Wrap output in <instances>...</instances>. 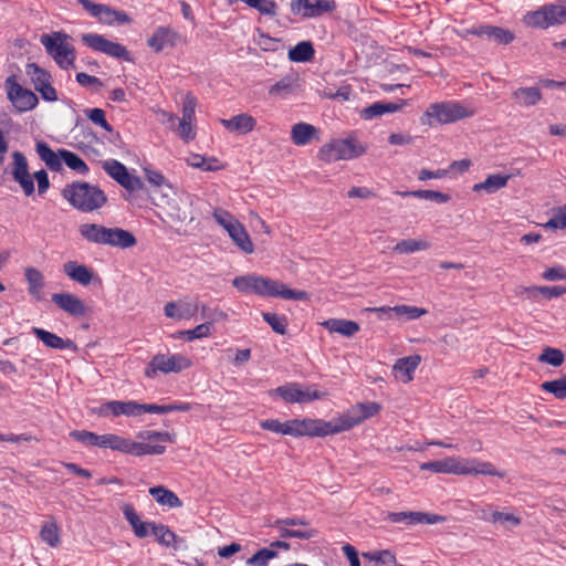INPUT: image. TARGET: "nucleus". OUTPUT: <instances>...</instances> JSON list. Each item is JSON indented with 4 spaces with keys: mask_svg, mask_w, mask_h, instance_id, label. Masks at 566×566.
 Masks as SVG:
<instances>
[{
    "mask_svg": "<svg viewBox=\"0 0 566 566\" xmlns=\"http://www.w3.org/2000/svg\"><path fill=\"white\" fill-rule=\"evenodd\" d=\"M105 229V226L98 223H82L78 227V233L86 242L103 245Z\"/></svg>",
    "mask_w": 566,
    "mask_h": 566,
    "instance_id": "ea45409f",
    "label": "nucleus"
},
{
    "mask_svg": "<svg viewBox=\"0 0 566 566\" xmlns=\"http://www.w3.org/2000/svg\"><path fill=\"white\" fill-rule=\"evenodd\" d=\"M228 234L234 244L244 253L251 254L254 251V245L251 241L245 228L239 221L230 226L227 230Z\"/></svg>",
    "mask_w": 566,
    "mask_h": 566,
    "instance_id": "f704fd0d",
    "label": "nucleus"
},
{
    "mask_svg": "<svg viewBox=\"0 0 566 566\" xmlns=\"http://www.w3.org/2000/svg\"><path fill=\"white\" fill-rule=\"evenodd\" d=\"M196 106L197 98L191 93H187L184 99L181 119L193 120Z\"/></svg>",
    "mask_w": 566,
    "mask_h": 566,
    "instance_id": "774afa93",
    "label": "nucleus"
},
{
    "mask_svg": "<svg viewBox=\"0 0 566 566\" xmlns=\"http://www.w3.org/2000/svg\"><path fill=\"white\" fill-rule=\"evenodd\" d=\"M287 403H303L321 398V394L311 387L302 388L297 382H289L270 391Z\"/></svg>",
    "mask_w": 566,
    "mask_h": 566,
    "instance_id": "2eb2a0df",
    "label": "nucleus"
},
{
    "mask_svg": "<svg viewBox=\"0 0 566 566\" xmlns=\"http://www.w3.org/2000/svg\"><path fill=\"white\" fill-rule=\"evenodd\" d=\"M150 198L154 205L160 208L171 221L190 223L195 220L190 195L178 196L174 187H166V191L150 192Z\"/></svg>",
    "mask_w": 566,
    "mask_h": 566,
    "instance_id": "20e7f679",
    "label": "nucleus"
},
{
    "mask_svg": "<svg viewBox=\"0 0 566 566\" xmlns=\"http://www.w3.org/2000/svg\"><path fill=\"white\" fill-rule=\"evenodd\" d=\"M153 535L157 542L165 547H172L178 549L184 543V539L177 536L167 525L157 524L153 525Z\"/></svg>",
    "mask_w": 566,
    "mask_h": 566,
    "instance_id": "4c0bfd02",
    "label": "nucleus"
},
{
    "mask_svg": "<svg viewBox=\"0 0 566 566\" xmlns=\"http://www.w3.org/2000/svg\"><path fill=\"white\" fill-rule=\"evenodd\" d=\"M95 413L99 417H136L140 415V403L133 400H111L96 408Z\"/></svg>",
    "mask_w": 566,
    "mask_h": 566,
    "instance_id": "6ab92c4d",
    "label": "nucleus"
},
{
    "mask_svg": "<svg viewBox=\"0 0 566 566\" xmlns=\"http://www.w3.org/2000/svg\"><path fill=\"white\" fill-rule=\"evenodd\" d=\"M401 197H416L419 199L432 200L439 203H446L450 200L448 193H443L434 190H410V191H396Z\"/></svg>",
    "mask_w": 566,
    "mask_h": 566,
    "instance_id": "09e8293b",
    "label": "nucleus"
},
{
    "mask_svg": "<svg viewBox=\"0 0 566 566\" xmlns=\"http://www.w3.org/2000/svg\"><path fill=\"white\" fill-rule=\"evenodd\" d=\"M232 285L240 292L260 296L282 297L284 300L307 301L308 293L292 290L287 285L256 274L240 275L233 279Z\"/></svg>",
    "mask_w": 566,
    "mask_h": 566,
    "instance_id": "f03ea898",
    "label": "nucleus"
},
{
    "mask_svg": "<svg viewBox=\"0 0 566 566\" xmlns=\"http://www.w3.org/2000/svg\"><path fill=\"white\" fill-rule=\"evenodd\" d=\"M541 388L554 395L557 399H564L566 397V375H563L558 379L543 382Z\"/></svg>",
    "mask_w": 566,
    "mask_h": 566,
    "instance_id": "13d9d810",
    "label": "nucleus"
},
{
    "mask_svg": "<svg viewBox=\"0 0 566 566\" xmlns=\"http://www.w3.org/2000/svg\"><path fill=\"white\" fill-rule=\"evenodd\" d=\"M512 97L521 106H533L542 98V92L536 86L521 87L513 92Z\"/></svg>",
    "mask_w": 566,
    "mask_h": 566,
    "instance_id": "37998d69",
    "label": "nucleus"
},
{
    "mask_svg": "<svg viewBox=\"0 0 566 566\" xmlns=\"http://www.w3.org/2000/svg\"><path fill=\"white\" fill-rule=\"evenodd\" d=\"M260 427L263 430H268V431H271L274 433L290 436V430H291L290 420L286 422H281L277 419H266V420H263L260 422Z\"/></svg>",
    "mask_w": 566,
    "mask_h": 566,
    "instance_id": "0e129e2a",
    "label": "nucleus"
},
{
    "mask_svg": "<svg viewBox=\"0 0 566 566\" xmlns=\"http://www.w3.org/2000/svg\"><path fill=\"white\" fill-rule=\"evenodd\" d=\"M6 88L9 101L20 112H27L34 108L38 104L36 95L30 90L23 88L18 82L15 75L6 80Z\"/></svg>",
    "mask_w": 566,
    "mask_h": 566,
    "instance_id": "ddd939ff",
    "label": "nucleus"
},
{
    "mask_svg": "<svg viewBox=\"0 0 566 566\" xmlns=\"http://www.w3.org/2000/svg\"><path fill=\"white\" fill-rule=\"evenodd\" d=\"M298 88V77L296 75H286L272 85L269 90L271 96L285 97Z\"/></svg>",
    "mask_w": 566,
    "mask_h": 566,
    "instance_id": "c03bdc74",
    "label": "nucleus"
},
{
    "mask_svg": "<svg viewBox=\"0 0 566 566\" xmlns=\"http://www.w3.org/2000/svg\"><path fill=\"white\" fill-rule=\"evenodd\" d=\"M381 407L377 402H360L347 410V412L336 418L338 431L350 430L364 420L371 418L380 411Z\"/></svg>",
    "mask_w": 566,
    "mask_h": 566,
    "instance_id": "9d476101",
    "label": "nucleus"
},
{
    "mask_svg": "<svg viewBox=\"0 0 566 566\" xmlns=\"http://www.w3.org/2000/svg\"><path fill=\"white\" fill-rule=\"evenodd\" d=\"M137 441L114 434H99L98 447L134 457L159 455L166 451L163 443L175 442L176 434L167 431L143 430L136 434Z\"/></svg>",
    "mask_w": 566,
    "mask_h": 566,
    "instance_id": "f257e3e1",
    "label": "nucleus"
},
{
    "mask_svg": "<svg viewBox=\"0 0 566 566\" xmlns=\"http://www.w3.org/2000/svg\"><path fill=\"white\" fill-rule=\"evenodd\" d=\"M81 39L87 46H90L94 51L125 61L130 60L129 52L126 50L124 45L117 42H112L101 34L85 33L82 34Z\"/></svg>",
    "mask_w": 566,
    "mask_h": 566,
    "instance_id": "4468645a",
    "label": "nucleus"
},
{
    "mask_svg": "<svg viewBox=\"0 0 566 566\" xmlns=\"http://www.w3.org/2000/svg\"><path fill=\"white\" fill-rule=\"evenodd\" d=\"M405 105H407V101L405 99L400 101V103L376 102L361 111V117L364 119H373L374 117H379L387 113H396L400 111Z\"/></svg>",
    "mask_w": 566,
    "mask_h": 566,
    "instance_id": "e433bc0d",
    "label": "nucleus"
},
{
    "mask_svg": "<svg viewBox=\"0 0 566 566\" xmlns=\"http://www.w3.org/2000/svg\"><path fill=\"white\" fill-rule=\"evenodd\" d=\"M149 494L156 500L158 504L163 506L172 509L180 507L182 505L181 500L172 491L163 485L150 488Z\"/></svg>",
    "mask_w": 566,
    "mask_h": 566,
    "instance_id": "79ce46f5",
    "label": "nucleus"
},
{
    "mask_svg": "<svg viewBox=\"0 0 566 566\" xmlns=\"http://www.w3.org/2000/svg\"><path fill=\"white\" fill-rule=\"evenodd\" d=\"M566 22V6L547 4L528 15V23L535 28L547 29L551 25Z\"/></svg>",
    "mask_w": 566,
    "mask_h": 566,
    "instance_id": "f8f14e48",
    "label": "nucleus"
},
{
    "mask_svg": "<svg viewBox=\"0 0 566 566\" xmlns=\"http://www.w3.org/2000/svg\"><path fill=\"white\" fill-rule=\"evenodd\" d=\"M462 475L483 474L504 478L505 472L495 469L491 462L480 461L479 459L462 458Z\"/></svg>",
    "mask_w": 566,
    "mask_h": 566,
    "instance_id": "cd10ccee",
    "label": "nucleus"
},
{
    "mask_svg": "<svg viewBox=\"0 0 566 566\" xmlns=\"http://www.w3.org/2000/svg\"><path fill=\"white\" fill-rule=\"evenodd\" d=\"M391 523H405L407 525L438 524L444 522L446 516L428 512H389L386 517Z\"/></svg>",
    "mask_w": 566,
    "mask_h": 566,
    "instance_id": "a211bd4d",
    "label": "nucleus"
},
{
    "mask_svg": "<svg viewBox=\"0 0 566 566\" xmlns=\"http://www.w3.org/2000/svg\"><path fill=\"white\" fill-rule=\"evenodd\" d=\"M103 168L108 176L128 191H137L144 188L142 179L137 176L130 175L127 168L115 159L105 160L103 163Z\"/></svg>",
    "mask_w": 566,
    "mask_h": 566,
    "instance_id": "dca6fc26",
    "label": "nucleus"
},
{
    "mask_svg": "<svg viewBox=\"0 0 566 566\" xmlns=\"http://www.w3.org/2000/svg\"><path fill=\"white\" fill-rule=\"evenodd\" d=\"M136 243L137 240L130 231L117 227H106L103 245H109L112 248L118 249H128L136 245Z\"/></svg>",
    "mask_w": 566,
    "mask_h": 566,
    "instance_id": "b1692460",
    "label": "nucleus"
},
{
    "mask_svg": "<svg viewBox=\"0 0 566 566\" xmlns=\"http://www.w3.org/2000/svg\"><path fill=\"white\" fill-rule=\"evenodd\" d=\"M178 39V34L169 28H158L148 39V45L156 52L166 48H172Z\"/></svg>",
    "mask_w": 566,
    "mask_h": 566,
    "instance_id": "473e14b6",
    "label": "nucleus"
},
{
    "mask_svg": "<svg viewBox=\"0 0 566 566\" xmlns=\"http://www.w3.org/2000/svg\"><path fill=\"white\" fill-rule=\"evenodd\" d=\"M220 123L230 132L247 134L254 129L256 120L249 114H239L229 119H221Z\"/></svg>",
    "mask_w": 566,
    "mask_h": 566,
    "instance_id": "c9c22d12",
    "label": "nucleus"
},
{
    "mask_svg": "<svg viewBox=\"0 0 566 566\" xmlns=\"http://www.w3.org/2000/svg\"><path fill=\"white\" fill-rule=\"evenodd\" d=\"M420 363L421 357L419 355L397 359L392 367L395 377L405 384L410 382L413 379V373Z\"/></svg>",
    "mask_w": 566,
    "mask_h": 566,
    "instance_id": "a878e982",
    "label": "nucleus"
},
{
    "mask_svg": "<svg viewBox=\"0 0 566 566\" xmlns=\"http://www.w3.org/2000/svg\"><path fill=\"white\" fill-rule=\"evenodd\" d=\"M510 178H511L510 175H501V174L489 175L484 181L475 184L473 186L472 190L475 192H480L483 190L486 193H494L497 190L506 187Z\"/></svg>",
    "mask_w": 566,
    "mask_h": 566,
    "instance_id": "58836bf2",
    "label": "nucleus"
},
{
    "mask_svg": "<svg viewBox=\"0 0 566 566\" xmlns=\"http://www.w3.org/2000/svg\"><path fill=\"white\" fill-rule=\"evenodd\" d=\"M69 35L63 32L42 34L40 39L46 53L64 70L73 67L75 61V50L73 45L69 43Z\"/></svg>",
    "mask_w": 566,
    "mask_h": 566,
    "instance_id": "0eeeda50",
    "label": "nucleus"
},
{
    "mask_svg": "<svg viewBox=\"0 0 566 566\" xmlns=\"http://www.w3.org/2000/svg\"><path fill=\"white\" fill-rule=\"evenodd\" d=\"M211 333L210 323H202L192 329L181 331L179 335L185 337L187 340L192 342L195 339L208 337Z\"/></svg>",
    "mask_w": 566,
    "mask_h": 566,
    "instance_id": "69168bd1",
    "label": "nucleus"
},
{
    "mask_svg": "<svg viewBox=\"0 0 566 566\" xmlns=\"http://www.w3.org/2000/svg\"><path fill=\"white\" fill-rule=\"evenodd\" d=\"M321 325L329 333H337L345 337H352L360 329L358 323L344 318H329L322 322Z\"/></svg>",
    "mask_w": 566,
    "mask_h": 566,
    "instance_id": "72a5a7b5",
    "label": "nucleus"
},
{
    "mask_svg": "<svg viewBox=\"0 0 566 566\" xmlns=\"http://www.w3.org/2000/svg\"><path fill=\"white\" fill-rule=\"evenodd\" d=\"M52 302L70 315L84 316L86 314L85 304L74 294L54 293L52 294Z\"/></svg>",
    "mask_w": 566,
    "mask_h": 566,
    "instance_id": "5701e85b",
    "label": "nucleus"
},
{
    "mask_svg": "<svg viewBox=\"0 0 566 566\" xmlns=\"http://www.w3.org/2000/svg\"><path fill=\"white\" fill-rule=\"evenodd\" d=\"M40 537L50 547H56L61 543L60 527L54 521L45 522L41 527Z\"/></svg>",
    "mask_w": 566,
    "mask_h": 566,
    "instance_id": "3c124183",
    "label": "nucleus"
},
{
    "mask_svg": "<svg viewBox=\"0 0 566 566\" xmlns=\"http://www.w3.org/2000/svg\"><path fill=\"white\" fill-rule=\"evenodd\" d=\"M61 155L63 158V163H65V165L70 169H72L81 175H86L88 172V166L76 154H74L67 149H61Z\"/></svg>",
    "mask_w": 566,
    "mask_h": 566,
    "instance_id": "864d4df0",
    "label": "nucleus"
},
{
    "mask_svg": "<svg viewBox=\"0 0 566 566\" xmlns=\"http://www.w3.org/2000/svg\"><path fill=\"white\" fill-rule=\"evenodd\" d=\"M32 333L49 348L77 350L76 344L70 338H62L40 327H32Z\"/></svg>",
    "mask_w": 566,
    "mask_h": 566,
    "instance_id": "393cba45",
    "label": "nucleus"
},
{
    "mask_svg": "<svg viewBox=\"0 0 566 566\" xmlns=\"http://www.w3.org/2000/svg\"><path fill=\"white\" fill-rule=\"evenodd\" d=\"M24 276L29 285V293L33 296H38L44 287L43 274L38 269L28 266L24 269Z\"/></svg>",
    "mask_w": 566,
    "mask_h": 566,
    "instance_id": "8fccbe9b",
    "label": "nucleus"
},
{
    "mask_svg": "<svg viewBox=\"0 0 566 566\" xmlns=\"http://www.w3.org/2000/svg\"><path fill=\"white\" fill-rule=\"evenodd\" d=\"M373 312L389 313L394 312L397 316H405L408 321L417 319L422 315L427 314V310L410 305H396L394 307L381 306L369 308Z\"/></svg>",
    "mask_w": 566,
    "mask_h": 566,
    "instance_id": "a19ab883",
    "label": "nucleus"
},
{
    "mask_svg": "<svg viewBox=\"0 0 566 566\" xmlns=\"http://www.w3.org/2000/svg\"><path fill=\"white\" fill-rule=\"evenodd\" d=\"M473 114V109L458 102L434 103L427 108L421 123L429 126H432L434 123L449 124L470 117Z\"/></svg>",
    "mask_w": 566,
    "mask_h": 566,
    "instance_id": "423d86ee",
    "label": "nucleus"
},
{
    "mask_svg": "<svg viewBox=\"0 0 566 566\" xmlns=\"http://www.w3.org/2000/svg\"><path fill=\"white\" fill-rule=\"evenodd\" d=\"M85 115L94 124L101 126L107 132H113L112 126L108 124L105 117V112L102 108H91L85 111Z\"/></svg>",
    "mask_w": 566,
    "mask_h": 566,
    "instance_id": "338daca9",
    "label": "nucleus"
},
{
    "mask_svg": "<svg viewBox=\"0 0 566 566\" xmlns=\"http://www.w3.org/2000/svg\"><path fill=\"white\" fill-rule=\"evenodd\" d=\"M291 139L296 146H305L312 140H319V130L311 124L301 122L292 126Z\"/></svg>",
    "mask_w": 566,
    "mask_h": 566,
    "instance_id": "c756f323",
    "label": "nucleus"
},
{
    "mask_svg": "<svg viewBox=\"0 0 566 566\" xmlns=\"http://www.w3.org/2000/svg\"><path fill=\"white\" fill-rule=\"evenodd\" d=\"M200 316L205 319V323H210V331L212 329V324L216 322L226 321L228 318L227 313H224L219 307H210L207 304H199Z\"/></svg>",
    "mask_w": 566,
    "mask_h": 566,
    "instance_id": "6e6d98bb",
    "label": "nucleus"
},
{
    "mask_svg": "<svg viewBox=\"0 0 566 566\" xmlns=\"http://www.w3.org/2000/svg\"><path fill=\"white\" fill-rule=\"evenodd\" d=\"M366 147L356 138L334 139L324 144L317 153L319 160L335 163L338 160H350L365 154Z\"/></svg>",
    "mask_w": 566,
    "mask_h": 566,
    "instance_id": "39448f33",
    "label": "nucleus"
},
{
    "mask_svg": "<svg viewBox=\"0 0 566 566\" xmlns=\"http://www.w3.org/2000/svg\"><path fill=\"white\" fill-rule=\"evenodd\" d=\"M25 71L35 91L41 94L43 99L49 102L57 99L56 92L51 85V75L48 71L41 69L36 63L27 64Z\"/></svg>",
    "mask_w": 566,
    "mask_h": 566,
    "instance_id": "f3484780",
    "label": "nucleus"
},
{
    "mask_svg": "<svg viewBox=\"0 0 566 566\" xmlns=\"http://www.w3.org/2000/svg\"><path fill=\"white\" fill-rule=\"evenodd\" d=\"M187 161L189 166L203 171H218L223 168V165L216 157L207 158L198 154H192Z\"/></svg>",
    "mask_w": 566,
    "mask_h": 566,
    "instance_id": "49530a36",
    "label": "nucleus"
},
{
    "mask_svg": "<svg viewBox=\"0 0 566 566\" xmlns=\"http://www.w3.org/2000/svg\"><path fill=\"white\" fill-rule=\"evenodd\" d=\"M123 514L138 538L148 536L149 531L153 532V525H157V523L154 522H143L134 506L128 503L124 504Z\"/></svg>",
    "mask_w": 566,
    "mask_h": 566,
    "instance_id": "c85d7f7f",
    "label": "nucleus"
},
{
    "mask_svg": "<svg viewBox=\"0 0 566 566\" xmlns=\"http://www.w3.org/2000/svg\"><path fill=\"white\" fill-rule=\"evenodd\" d=\"M537 359L541 363H545L551 366L558 367L564 363L565 357L560 349L553 348V347H545Z\"/></svg>",
    "mask_w": 566,
    "mask_h": 566,
    "instance_id": "bf43d9fd",
    "label": "nucleus"
},
{
    "mask_svg": "<svg viewBox=\"0 0 566 566\" xmlns=\"http://www.w3.org/2000/svg\"><path fill=\"white\" fill-rule=\"evenodd\" d=\"M420 469L436 473L462 475V458H447L443 460L426 462L420 465Z\"/></svg>",
    "mask_w": 566,
    "mask_h": 566,
    "instance_id": "bb28decb",
    "label": "nucleus"
},
{
    "mask_svg": "<svg viewBox=\"0 0 566 566\" xmlns=\"http://www.w3.org/2000/svg\"><path fill=\"white\" fill-rule=\"evenodd\" d=\"M38 156L44 161L45 166L52 171H61L63 158L61 149L54 151L45 142L40 140L35 145Z\"/></svg>",
    "mask_w": 566,
    "mask_h": 566,
    "instance_id": "7c9ffc66",
    "label": "nucleus"
},
{
    "mask_svg": "<svg viewBox=\"0 0 566 566\" xmlns=\"http://www.w3.org/2000/svg\"><path fill=\"white\" fill-rule=\"evenodd\" d=\"M262 316L274 332L280 335H284L286 333L287 319L285 316H280L275 313H262Z\"/></svg>",
    "mask_w": 566,
    "mask_h": 566,
    "instance_id": "680f3d73",
    "label": "nucleus"
},
{
    "mask_svg": "<svg viewBox=\"0 0 566 566\" xmlns=\"http://www.w3.org/2000/svg\"><path fill=\"white\" fill-rule=\"evenodd\" d=\"M314 54L313 44L310 41H302L289 51V59L293 62H308Z\"/></svg>",
    "mask_w": 566,
    "mask_h": 566,
    "instance_id": "de8ad7c7",
    "label": "nucleus"
},
{
    "mask_svg": "<svg viewBox=\"0 0 566 566\" xmlns=\"http://www.w3.org/2000/svg\"><path fill=\"white\" fill-rule=\"evenodd\" d=\"M191 366V360L181 354H156L153 356L147 367L145 376L149 379L157 377L159 373L170 374L180 373Z\"/></svg>",
    "mask_w": 566,
    "mask_h": 566,
    "instance_id": "6e6552de",
    "label": "nucleus"
},
{
    "mask_svg": "<svg viewBox=\"0 0 566 566\" xmlns=\"http://www.w3.org/2000/svg\"><path fill=\"white\" fill-rule=\"evenodd\" d=\"M198 311L199 303L197 301L180 300L178 302H168L164 306L165 316L176 321L190 319L195 317Z\"/></svg>",
    "mask_w": 566,
    "mask_h": 566,
    "instance_id": "4be33fe9",
    "label": "nucleus"
},
{
    "mask_svg": "<svg viewBox=\"0 0 566 566\" xmlns=\"http://www.w3.org/2000/svg\"><path fill=\"white\" fill-rule=\"evenodd\" d=\"M70 437L87 447H98L99 434L87 430H73Z\"/></svg>",
    "mask_w": 566,
    "mask_h": 566,
    "instance_id": "e2e57ef3",
    "label": "nucleus"
},
{
    "mask_svg": "<svg viewBox=\"0 0 566 566\" xmlns=\"http://www.w3.org/2000/svg\"><path fill=\"white\" fill-rule=\"evenodd\" d=\"M62 197L75 209L83 212H92L102 208L107 197L95 185L85 181H75L66 185L62 190Z\"/></svg>",
    "mask_w": 566,
    "mask_h": 566,
    "instance_id": "7ed1b4c3",
    "label": "nucleus"
},
{
    "mask_svg": "<svg viewBox=\"0 0 566 566\" xmlns=\"http://www.w3.org/2000/svg\"><path fill=\"white\" fill-rule=\"evenodd\" d=\"M63 272L74 282L81 285H90L93 281V271L84 264H80L76 261H67L63 264Z\"/></svg>",
    "mask_w": 566,
    "mask_h": 566,
    "instance_id": "2f4dec72",
    "label": "nucleus"
},
{
    "mask_svg": "<svg viewBox=\"0 0 566 566\" xmlns=\"http://www.w3.org/2000/svg\"><path fill=\"white\" fill-rule=\"evenodd\" d=\"M361 556L364 559L374 562L376 566H402L389 549L365 552Z\"/></svg>",
    "mask_w": 566,
    "mask_h": 566,
    "instance_id": "a18cd8bd",
    "label": "nucleus"
},
{
    "mask_svg": "<svg viewBox=\"0 0 566 566\" xmlns=\"http://www.w3.org/2000/svg\"><path fill=\"white\" fill-rule=\"evenodd\" d=\"M12 158L13 179L21 186L25 196H31L34 192V184L29 172L27 158L21 151H14Z\"/></svg>",
    "mask_w": 566,
    "mask_h": 566,
    "instance_id": "aec40b11",
    "label": "nucleus"
},
{
    "mask_svg": "<svg viewBox=\"0 0 566 566\" xmlns=\"http://www.w3.org/2000/svg\"><path fill=\"white\" fill-rule=\"evenodd\" d=\"M429 248H430V243L426 240L409 239V240L399 241L395 245L394 251L401 253V254H409V253H413L417 251H424V250H428Z\"/></svg>",
    "mask_w": 566,
    "mask_h": 566,
    "instance_id": "603ef678",
    "label": "nucleus"
},
{
    "mask_svg": "<svg viewBox=\"0 0 566 566\" xmlns=\"http://www.w3.org/2000/svg\"><path fill=\"white\" fill-rule=\"evenodd\" d=\"M335 9V2L328 0H292V11L305 18L319 17Z\"/></svg>",
    "mask_w": 566,
    "mask_h": 566,
    "instance_id": "412c9836",
    "label": "nucleus"
},
{
    "mask_svg": "<svg viewBox=\"0 0 566 566\" xmlns=\"http://www.w3.org/2000/svg\"><path fill=\"white\" fill-rule=\"evenodd\" d=\"M92 17L96 18L101 23L126 24L132 20L129 15L120 10H115L107 4L94 3L91 0H77Z\"/></svg>",
    "mask_w": 566,
    "mask_h": 566,
    "instance_id": "9b49d317",
    "label": "nucleus"
},
{
    "mask_svg": "<svg viewBox=\"0 0 566 566\" xmlns=\"http://www.w3.org/2000/svg\"><path fill=\"white\" fill-rule=\"evenodd\" d=\"M490 522L493 524H499L506 530H511L515 526H518L522 522L521 517L512 514V513H503L499 511H493L490 514Z\"/></svg>",
    "mask_w": 566,
    "mask_h": 566,
    "instance_id": "5fc2aeb1",
    "label": "nucleus"
},
{
    "mask_svg": "<svg viewBox=\"0 0 566 566\" xmlns=\"http://www.w3.org/2000/svg\"><path fill=\"white\" fill-rule=\"evenodd\" d=\"M144 172L147 181L156 187L151 192H163L166 187H172L161 172L148 168H144Z\"/></svg>",
    "mask_w": 566,
    "mask_h": 566,
    "instance_id": "052dcab7",
    "label": "nucleus"
},
{
    "mask_svg": "<svg viewBox=\"0 0 566 566\" xmlns=\"http://www.w3.org/2000/svg\"><path fill=\"white\" fill-rule=\"evenodd\" d=\"M277 556L275 549L264 547L247 559L248 566H268L269 562Z\"/></svg>",
    "mask_w": 566,
    "mask_h": 566,
    "instance_id": "4d7b16f0",
    "label": "nucleus"
},
{
    "mask_svg": "<svg viewBox=\"0 0 566 566\" xmlns=\"http://www.w3.org/2000/svg\"><path fill=\"white\" fill-rule=\"evenodd\" d=\"M290 436L293 437H325L339 433L336 418L325 421L322 419L290 420Z\"/></svg>",
    "mask_w": 566,
    "mask_h": 566,
    "instance_id": "1a4fd4ad",
    "label": "nucleus"
}]
</instances>
